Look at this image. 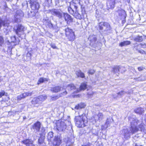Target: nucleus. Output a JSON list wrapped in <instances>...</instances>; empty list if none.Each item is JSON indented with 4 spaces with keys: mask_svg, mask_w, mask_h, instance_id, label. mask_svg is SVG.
<instances>
[{
    "mask_svg": "<svg viewBox=\"0 0 146 146\" xmlns=\"http://www.w3.org/2000/svg\"><path fill=\"white\" fill-rule=\"evenodd\" d=\"M72 15H73V16L77 19H81L83 18H84L83 16V15L82 14L81 15L80 14L78 13V11L77 10H76V11H74V13Z\"/></svg>",
    "mask_w": 146,
    "mask_h": 146,
    "instance_id": "obj_21",
    "label": "nucleus"
},
{
    "mask_svg": "<svg viewBox=\"0 0 146 146\" xmlns=\"http://www.w3.org/2000/svg\"><path fill=\"white\" fill-rule=\"evenodd\" d=\"M125 2H127L128 3L130 2V0H124Z\"/></svg>",
    "mask_w": 146,
    "mask_h": 146,
    "instance_id": "obj_57",
    "label": "nucleus"
},
{
    "mask_svg": "<svg viewBox=\"0 0 146 146\" xmlns=\"http://www.w3.org/2000/svg\"><path fill=\"white\" fill-rule=\"evenodd\" d=\"M138 52L141 54H143L145 53V52L142 50H138Z\"/></svg>",
    "mask_w": 146,
    "mask_h": 146,
    "instance_id": "obj_53",
    "label": "nucleus"
},
{
    "mask_svg": "<svg viewBox=\"0 0 146 146\" xmlns=\"http://www.w3.org/2000/svg\"><path fill=\"white\" fill-rule=\"evenodd\" d=\"M144 68H145L143 66H141L138 68V69L139 71H140L143 70L144 69Z\"/></svg>",
    "mask_w": 146,
    "mask_h": 146,
    "instance_id": "obj_51",
    "label": "nucleus"
},
{
    "mask_svg": "<svg viewBox=\"0 0 146 146\" xmlns=\"http://www.w3.org/2000/svg\"><path fill=\"white\" fill-rule=\"evenodd\" d=\"M48 80V79L46 78H41L38 80V84H39L40 83H42L44 82V81H47Z\"/></svg>",
    "mask_w": 146,
    "mask_h": 146,
    "instance_id": "obj_39",
    "label": "nucleus"
},
{
    "mask_svg": "<svg viewBox=\"0 0 146 146\" xmlns=\"http://www.w3.org/2000/svg\"><path fill=\"white\" fill-rule=\"evenodd\" d=\"M38 98L39 99L40 102L41 103V102L44 101L47 98L46 96L45 95H41L38 97Z\"/></svg>",
    "mask_w": 146,
    "mask_h": 146,
    "instance_id": "obj_36",
    "label": "nucleus"
},
{
    "mask_svg": "<svg viewBox=\"0 0 146 146\" xmlns=\"http://www.w3.org/2000/svg\"><path fill=\"white\" fill-rule=\"evenodd\" d=\"M131 127L129 129H123L121 131V134L123 135L124 137L126 139H129L131 134H133L135 133L138 130L136 127H134L132 125H131Z\"/></svg>",
    "mask_w": 146,
    "mask_h": 146,
    "instance_id": "obj_2",
    "label": "nucleus"
},
{
    "mask_svg": "<svg viewBox=\"0 0 146 146\" xmlns=\"http://www.w3.org/2000/svg\"><path fill=\"white\" fill-rule=\"evenodd\" d=\"M75 119L76 121V125L79 127H85L88 121L86 117L84 115L76 117Z\"/></svg>",
    "mask_w": 146,
    "mask_h": 146,
    "instance_id": "obj_3",
    "label": "nucleus"
},
{
    "mask_svg": "<svg viewBox=\"0 0 146 146\" xmlns=\"http://www.w3.org/2000/svg\"><path fill=\"white\" fill-rule=\"evenodd\" d=\"M115 0H108L107 5L108 9H112L114 7L115 1Z\"/></svg>",
    "mask_w": 146,
    "mask_h": 146,
    "instance_id": "obj_15",
    "label": "nucleus"
},
{
    "mask_svg": "<svg viewBox=\"0 0 146 146\" xmlns=\"http://www.w3.org/2000/svg\"><path fill=\"white\" fill-rule=\"evenodd\" d=\"M126 93V92L124 91H122L119 92L117 93V96L114 95H113V97L115 98H120L122 97V96Z\"/></svg>",
    "mask_w": 146,
    "mask_h": 146,
    "instance_id": "obj_24",
    "label": "nucleus"
},
{
    "mask_svg": "<svg viewBox=\"0 0 146 146\" xmlns=\"http://www.w3.org/2000/svg\"><path fill=\"white\" fill-rule=\"evenodd\" d=\"M61 88V87L59 86H56L52 88L51 90L54 92L56 93L60 90Z\"/></svg>",
    "mask_w": 146,
    "mask_h": 146,
    "instance_id": "obj_32",
    "label": "nucleus"
},
{
    "mask_svg": "<svg viewBox=\"0 0 146 146\" xmlns=\"http://www.w3.org/2000/svg\"><path fill=\"white\" fill-rule=\"evenodd\" d=\"M113 121V119L111 117H109L107 118L106 122L105 123V125H108V126H110V123Z\"/></svg>",
    "mask_w": 146,
    "mask_h": 146,
    "instance_id": "obj_27",
    "label": "nucleus"
},
{
    "mask_svg": "<svg viewBox=\"0 0 146 146\" xmlns=\"http://www.w3.org/2000/svg\"><path fill=\"white\" fill-rule=\"evenodd\" d=\"M88 39L90 42V45L95 46V44L96 42V38L94 35L90 36L89 37Z\"/></svg>",
    "mask_w": 146,
    "mask_h": 146,
    "instance_id": "obj_17",
    "label": "nucleus"
},
{
    "mask_svg": "<svg viewBox=\"0 0 146 146\" xmlns=\"http://www.w3.org/2000/svg\"><path fill=\"white\" fill-rule=\"evenodd\" d=\"M98 117V119L100 121L103 118V115L102 113H100L97 115Z\"/></svg>",
    "mask_w": 146,
    "mask_h": 146,
    "instance_id": "obj_42",
    "label": "nucleus"
},
{
    "mask_svg": "<svg viewBox=\"0 0 146 146\" xmlns=\"http://www.w3.org/2000/svg\"><path fill=\"white\" fill-rule=\"evenodd\" d=\"M139 46H140L139 44V45H138L137 46H135L134 47V48H133L135 50H138H138H139L138 49V47Z\"/></svg>",
    "mask_w": 146,
    "mask_h": 146,
    "instance_id": "obj_52",
    "label": "nucleus"
},
{
    "mask_svg": "<svg viewBox=\"0 0 146 146\" xmlns=\"http://www.w3.org/2000/svg\"><path fill=\"white\" fill-rule=\"evenodd\" d=\"M9 22L7 19L3 20L0 18V29L2 26L4 27L3 31L6 35L8 34L10 32L11 27L9 25Z\"/></svg>",
    "mask_w": 146,
    "mask_h": 146,
    "instance_id": "obj_4",
    "label": "nucleus"
},
{
    "mask_svg": "<svg viewBox=\"0 0 146 146\" xmlns=\"http://www.w3.org/2000/svg\"><path fill=\"white\" fill-rule=\"evenodd\" d=\"M19 11H17L16 14L15 15V22L16 23H19L21 21L20 18L21 17H22L23 16V14L21 11L20 14L18 15V13Z\"/></svg>",
    "mask_w": 146,
    "mask_h": 146,
    "instance_id": "obj_14",
    "label": "nucleus"
},
{
    "mask_svg": "<svg viewBox=\"0 0 146 146\" xmlns=\"http://www.w3.org/2000/svg\"><path fill=\"white\" fill-rule=\"evenodd\" d=\"M134 40L136 42H141L143 40V38L141 36H137L133 38Z\"/></svg>",
    "mask_w": 146,
    "mask_h": 146,
    "instance_id": "obj_38",
    "label": "nucleus"
},
{
    "mask_svg": "<svg viewBox=\"0 0 146 146\" xmlns=\"http://www.w3.org/2000/svg\"><path fill=\"white\" fill-rule=\"evenodd\" d=\"M135 146H142L141 145H137L136 144H135Z\"/></svg>",
    "mask_w": 146,
    "mask_h": 146,
    "instance_id": "obj_60",
    "label": "nucleus"
},
{
    "mask_svg": "<svg viewBox=\"0 0 146 146\" xmlns=\"http://www.w3.org/2000/svg\"><path fill=\"white\" fill-rule=\"evenodd\" d=\"M7 94L5 93L4 91L2 90L1 92H0V98L2 97L4 95L7 96Z\"/></svg>",
    "mask_w": 146,
    "mask_h": 146,
    "instance_id": "obj_44",
    "label": "nucleus"
},
{
    "mask_svg": "<svg viewBox=\"0 0 146 146\" xmlns=\"http://www.w3.org/2000/svg\"><path fill=\"white\" fill-rule=\"evenodd\" d=\"M98 27L99 30L100 31L104 30V22H100L99 23Z\"/></svg>",
    "mask_w": 146,
    "mask_h": 146,
    "instance_id": "obj_37",
    "label": "nucleus"
},
{
    "mask_svg": "<svg viewBox=\"0 0 146 146\" xmlns=\"http://www.w3.org/2000/svg\"><path fill=\"white\" fill-rule=\"evenodd\" d=\"M67 94V92L66 91L64 92L63 93L58 95L56 96L52 97L51 96V100H55L58 99L59 98L61 97L63 95H66Z\"/></svg>",
    "mask_w": 146,
    "mask_h": 146,
    "instance_id": "obj_22",
    "label": "nucleus"
},
{
    "mask_svg": "<svg viewBox=\"0 0 146 146\" xmlns=\"http://www.w3.org/2000/svg\"><path fill=\"white\" fill-rule=\"evenodd\" d=\"M40 132H41V133H40V134H41V135L42 134V135L43 134H45L46 133V129L45 128L43 127H42L40 130Z\"/></svg>",
    "mask_w": 146,
    "mask_h": 146,
    "instance_id": "obj_41",
    "label": "nucleus"
},
{
    "mask_svg": "<svg viewBox=\"0 0 146 146\" xmlns=\"http://www.w3.org/2000/svg\"><path fill=\"white\" fill-rule=\"evenodd\" d=\"M50 46L53 49H56L57 47L56 46L55 44L53 43H51L50 44Z\"/></svg>",
    "mask_w": 146,
    "mask_h": 146,
    "instance_id": "obj_48",
    "label": "nucleus"
},
{
    "mask_svg": "<svg viewBox=\"0 0 146 146\" xmlns=\"http://www.w3.org/2000/svg\"><path fill=\"white\" fill-rule=\"evenodd\" d=\"M85 106V104L82 103H81L78 104L75 107V108L76 110H80V109L84 108Z\"/></svg>",
    "mask_w": 146,
    "mask_h": 146,
    "instance_id": "obj_29",
    "label": "nucleus"
},
{
    "mask_svg": "<svg viewBox=\"0 0 146 146\" xmlns=\"http://www.w3.org/2000/svg\"><path fill=\"white\" fill-rule=\"evenodd\" d=\"M70 7L68 8V10L70 13L73 14L74 11L77 10L78 7L80 5V0H73L70 3Z\"/></svg>",
    "mask_w": 146,
    "mask_h": 146,
    "instance_id": "obj_5",
    "label": "nucleus"
},
{
    "mask_svg": "<svg viewBox=\"0 0 146 146\" xmlns=\"http://www.w3.org/2000/svg\"><path fill=\"white\" fill-rule=\"evenodd\" d=\"M23 143L26 145L27 146H34L33 144V142L30 139H26L23 141Z\"/></svg>",
    "mask_w": 146,
    "mask_h": 146,
    "instance_id": "obj_23",
    "label": "nucleus"
},
{
    "mask_svg": "<svg viewBox=\"0 0 146 146\" xmlns=\"http://www.w3.org/2000/svg\"><path fill=\"white\" fill-rule=\"evenodd\" d=\"M24 27V26L20 25H19L17 27V29L16 30L14 29L15 32L17 35L19 36H20V35L23 33V31Z\"/></svg>",
    "mask_w": 146,
    "mask_h": 146,
    "instance_id": "obj_12",
    "label": "nucleus"
},
{
    "mask_svg": "<svg viewBox=\"0 0 146 146\" xmlns=\"http://www.w3.org/2000/svg\"><path fill=\"white\" fill-rule=\"evenodd\" d=\"M27 4V5H28V3L27 2H26Z\"/></svg>",
    "mask_w": 146,
    "mask_h": 146,
    "instance_id": "obj_62",
    "label": "nucleus"
},
{
    "mask_svg": "<svg viewBox=\"0 0 146 146\" xmlns=\"http://www.w3.org/2000/svg\"><path fill=\"white\" fill-rule=\"evenodd\" d=\"M121 68V67L119 66H115L113 68L112 72L114 73H117L119 74V70Z\"/></svg>",
    "mask_w": 146,
    "mask_h": 146,
    "instance_id": "obj_26",
    "label": "nucleus"
},
{
    "mask_svg": "<svg viewBox=\"0 0 146 146\" xmlns=\"http://www.w3.org/2000/svg\"><path fill=\"white\" fill-rule=\"evenodd\" d=\"M118 13L121 19H125L126 14L124 10L122 9L118 10Z\"/></svg>",
    "mask_w": 146,
    "mask_h": 146,
    "instance_id": "obj_18",
    "label": "nucleus"
},
{
    "mask_svg": "<svg viewBox=\"0 0 146 146\" xmlns=\"http://www.w3.org/2000/svg\"><path fill=\"white\" fill-rule=\"evenodd\" d=\"M132 92V91L131 90H130V91H128L127 92H126V93L127 94H131Z\"/></svg>",
    "mask_w": 146,
    "mask_h": 146,
    "instance_id": "obj_55",
    "label": "nucleus"
},
{
    "mask_svg": "<svg viewBox=\"0 0 146 146\" xmlns=\"http://www.w3.org/2000/svg\"><path fill=\"white\" fill-rule=\"evenodd\" d=\"M145 119V121L146 122V114L145 116V119Z\"/></svg>",
    "mask_w": 146,
    "mask_h": 146,
    "instance_id": "obj_59",
    "label": "nucleus"
},
{
    "mask_svg": "<svg viewBox=\"0 0 146 146\" xmlns=\"http://www.w3.org/2000/svg\"><path fill=\"white\" fill-rule=\"evenodd\" d=\"M55 127H56V129L59 131L66 132L68 129L66 123L61 120L56 121L55 123Z\"/></svg>",
    "mask_w": 146,
    "mask_h": 146,
    "instance_id": "obj_6",
    "label": "nucleus"
},
{
    "mask_svg": "<svg viewBox=\"0 0 146 146\" xmlns=\"http://www.w3.org/2000/svg\"><path fill=\"white\" fill-rule=\"evenodd\" d=\"M28 2L30 4L31 9L36 12L39 8L40 5L38 2L34 0H30Z\"/></svg>",
    "mask_w": 146,
    "mask_h": 146,
    "instance_id": "obj_9",
    "label": "nucleus"
},
{
    "mask_svg": "<svg viewBox=\"0 0 146 146\" xmlns=\"http://www.w3.org/2000/svg\"><path fill=\"white\" fill-rule=\"evenodd\" d=\"M51 14L56 16L59 18H61L63 17V13L61 10L56 9H53L49 10Z\"/></svg>",
    "mask_w": 146,
    "mask_h": 146,
    "instance_id": "obj_10",
    "label": "nucleus"
},
{
    "mask_svg": "<svg viewBox=\"0 0 146 146\" xmlns=\"http://www.w3.org/2000/svg\"><path fill=\"white\" fill-rule=\"evenodd\" d=\"M131 42L129 41H125L121 42L119 44V46L122 47L130 44Z\"/></svg>",
    "mask_w": 146,
    "mask_h": 146,
    "instance_id": "obj_30",
    "label": "nucleus"
},
{
    "mask_svg": "<svg viewBox=\"0 0 146 146\" xmlns=\"http://www.w3.org/2000/svg\"><path fill=\"white\" fill-rule=\"evenodd\" d=\"M81 9L82 10V14L83 15V16L85 18L87 16V15L86 14L84 8V7H83L82 5H81Z\"/></svg>",
    "mask_w": 146,
    "mask_h": 146,
    "instance_id": "obj_40",
    "label": "nucleus"
},
{
    "mask_svg": "<svg viewBox=\"0 0 146 146\" xmlns=\"http://www.w3.org/2000/svg\"><path fill=\"white\" fill-rule=\"evenodd\" d=\"M32 104L36 107H38L39 104L41 103L39 99L38 98H34L31 101Z\"/></svg>",
    "mask_w": 146,
    "mask_h": 146,
    "instance_id": "obj_19",
    "label": "nucleus"
},
{
    "mask_svg": "<svg viewBox=\"0 0 146 146\" xmlns=\"http://www.w3.org/2000/svg\"><path fill=\"white\" fill-rule=\"evenodd\" d=\"M41 123L38 121H37L36 122L33 124L32 126V129H33L36 131V132H38L40 131V129L41 127Z\"/></svg>",
    "mask_w": 146,
    "mask_h": 146,
    "instance_id": "obj_13",
    "label": "nucleus"
},
{
    "mask_svg": "<svg viewBox=\"0 0 146 146\" xmlns=\"http://www.w3.org/2000/svg\"><path fill=\"white\" fill-rule=\"evenodd\" d=\"M33 94L32 92H24L18 96L17 98L18 100H21V99L25 98L28 96H31Z\"/></svg>",
    "mask_w": 146,
    "mask_h": 146,
    "instance_id": "obj_11",
    "label": "nucleus"
},
{
    "mask_svg": "<svg viewBox=\"0 0 146 146\" xmlns=\"http://www.w3.org/2000/svg\"><path fill=\"white\" fill-rule=\"evenodd\" d=\"M82 146H90V144H88L85 145H82Z\"/></svg>",
    "mask_w": 146,
    "mask_h": 146,
    "instance_id": "obj_58",
    "label": "nucleus"
},
{
    "mask_svg": "<svg viewBox=\"0 0 146 146\" xmlns=\"http://www.w3.org/2000/svg\"><path fill=\"white\" fill-rule=\"evenodd\" d=\"M61 143V139L59 137L55 136L54 139L53 143L54 145H58Z\"/></svg>",
    "mask_w": 146,
    "mask_h": 146,
    "instance_id": "obj_20",
    "label": "nucleus"
},
{
    "mask_svg": "<svg viewBox=\"0 0 146 146\" xmlns=\"http://www.w3.org/2000/svg\"><path fill=\"white\" fill-rule=\"evenodd\" d=\"M53 133L52 132H49L48 134L47 139L48 140L51 141L52 140V139L53 137Z\"/></svg>",
    "mask_w": 146,
    "mask_h": 146,
    "instance_id": "obj_35",
    "label": "nucleus"
},
{
    "mask_svg": "<svg viewBox=\"0 0 146 146\" xmlns=\"http://www.w3.org/2000/svg\"><path fill=\"white\" fill-rule=\"evenodd\" d=\"M108 127V125H107L105 124L104 125H102V126L101 129L102 130H103L107 129Z\"/></svg>",
    "mask_w": 146,
    "mask_h": 146,
    "instance_id": "obj_47",
    "label": "nucleus"
},
{
    "mask_svg": "<svg viewBox=\"0 0 146 146\" xmlns=\"http://www.w3.org/2000/svg\"><path fill=\"white\" fill-rule=\"evenodd\" d=\"M87 86L86 83H84L81 84L80 88V90L78 92H79L80 90H84L86 89H87Z\"/></svg>",
    "mask_w": 146,
    "mask_h": 146,
    "instance_id": "obj_28",
    "label": "nucleus"
},
{
    "mask_svg": "<svg viewBox=\"0 0 146 146\" xmlns=\"http://www.w3.org/2000/svg\"><path fill=\"white\" fill-rule=\"evenodd\" d=\"M72 144L68 142H67L66 144V146H72Z\"/></svg>",
    "mask_w": 146,
    "mask_h": 146,
    "instance_id": "obj_54",
    "label": "nucleus"
},
{
    "mask_svg": "<svg viewBox=\"0 0 146 146\" xmlns=\"http://www.w3.org/2000/svg\"><path fill=\"white\" fill-rule=\"evenodd\" d=\"M46 25H47L49 28H51L53 27L52 24L51 23L50 21H48L46 23Z\"/></svg>",
    "mask_w": 146,
    "mask_h": 146,
    "instance_id": "obj_43",
    "label": "nucleus"
},
{
    "mask_svg": "<svg viewBox=\"0 0 146 146\" xmlns=\"http://www.w3.org/2000/svg\"><path fill=\"white\" fill-rule=\"evenodd\" d=\"M8 47L9 50H11L15 46L19 44V42L18 38H16L15 36H11V40H8Z\"/></svg>",
    "mask_w": 146,
    "mask_h": 146,
    "instance_id": "obj_7",
    "label": "nucleus"
},
{
    "mask_svg": "<svg viewBox=\"0 0 146 146\" xmlns=\"http://www.w3.org/2000/svg\"><path fill=\"white\" fill-rule=\"evenodd\" d=\"M140 77H138V78H135V79L137 80L138 81H141V80L140 79Z\"/></svg>",
    "mask_w": 146,
    "mask_h": 146,
    "instance_id": "obj_56",
    "label": "nucleus"
},
{
    "mask_svg": "<svg viewBox=\"0 0 146 146\" xmlns=\"http://www.w3.org/2000/svg\"><path fill=\"white\" fill-rule=\"evenodd\" d=\"M143 108L140 107H138L134 111L135 113L139 114H141L143 112Z\"/></svg>",
    "mask_w": 146,
    "mask_h": 146,
    "instance_id": "obj_33",
    "label": "nucleus"
},
{
    "mask_svg": "<svg viewBox=\"0 0 146 146\" xmlns=\"http://www.w3.org/2000/svg\"><path fill=\"white\" fill-rule=\"evenodd\" d=\"M38 142L39 143L41 144L44 142L43 137H42V138L41 137L39 138L38 140Z\"/></svg>",
    "mask_w": 146,
    "mask_h": 146,
    "instance_id": "obj_46",
    "label": "nucleus"
},
{
    "mask_svg": "<svg viewBox=\"0 0 146 146\" xmlns=\"http://www.w3.org/2000/svg\"><path fill=\"white\" fill-rule=\"evenodd\" d=\"M66 36L69 41H73L75 38L74 33L72 30L68 27L65 29Z\"/></svg>",
    "mask_w": 146,
    "mask_h": 146,
    "instance_id": "obj_8",
    "label": "nucleus"
},
{
    "mask_svg": "<svg viewBox=\"0 0 146 146\" xmlns=\"http://www.w3.org/2000/svg\"><path fill=\"white\" fill-rule=\"evenodd\" d=\"M69 91L73 90L75 89V86L73 84H70L68 85L66 87Z\"/></svg>",
    "mask_w": 146,
    "mask_h": 146,
    "instance_id": "obj_34",
    "label": "nucleus"
},
{
    "mask_svg": "<svg viewBox=\"0 0 146 146\" xmlns=\"http://www.w3.org/2000/svg\"><path fill=\"white\" fill-rule=\"evenodd\" d=\"M76 74L78 77H80L84 78L85 77L84 73L82 72L81 70H79L76 72Z\"/></svg>",
    "mask_w": 146,
    "mask_h": 146,
    "instance_id": "obj_31",
    "label": "nucleus"
},
{
    "mask_svg": "<svg viewBox=\"0 0 146 146\" xmlns=\"http://www.w3.org/2000/svg\"><path fill=\"white\" fill-rule=\"evenodd\" d=\"M3 42L4 39L1 36H0V46H2Z\"/></svg>",
    "mask_w": 146,
    "mask_h": 146,
    "instance_id": "obj_45",
    "label": "nucleus"
},
{
    "mask_svg": "<svg viewBox=\"0 0 146 146\" xmlns=\"http://www.w3.org/2000/svg\"><path fill=\"white\" fill-rule=\"evenodd\" d=\"M129 122L131 125L135 127H136L138 129V131L141 130V131H144L145 129L144 124L142 120H138L136 119L130 118L129 119Z\"/></svg>",
    "mask_w": 146,
    "mask_h": 146,
    "instance_id": "obj_1",
    "label": "nucleus"
},
{
    "mask_svg": "<svg viewBox=\"0 0 146 146\" xmlns=\"http://www.w3.org/2000/svg\"><path fill=\"white\" fill-rule=\"evenodd\" d=\"M104 32L110 31L111 29L110 25L107 22H104Z\"/></svg>",
    "mask_w": 146,
    "mask_h": 146,
    "instance_id": "obj_25",
    "label": "nucleus"
},
{
    "mask_svg": "<svg viewBox=\"0 0 146 146\" xmlns=\"http://www.w3.org/2000/svg\"><path fill=\"white\" fill-rule=\"evenodd\" d=\"M95 71H94L93 70H90L88 72V73L89 74H94V73Z\"/></svg>",
    "mask_w": 146,
    "mask_h": 146,
    "instance_id": "obj_49",
    "label": "nucleus"
},
{
    "mask_svg": "<svg viewBox=\"0 0 146 146\" xmlns=\"http://www.w3.org/2000/svg\"><path fill=\"white\" fill-rule=\"evenodd\" d=\"M63 16L64 17L67 23H70L73 21V19L72 17L67 13H63Z\"/></svg>",
    "mask_w": 146,
    "mask_h": 146,
    "instance_id": "obj_16",
    "label": "nucleus"
},
{
    "mask_svg": "<svg viewBox=\"0 0 146 146\" xmlns=\"http://www.w3.org/2000/svg\"><path fill=\"white\" fill-rule=\"evenodd\" d=\"M23 119H26V117L25 116H24L23 117Z\"/></svg>",
    "mask_w": 146,
    "mask_h": 146,
    "instance_id": "obj_61",
    "label": "nucleus"
},
{
    "mask_svg": "<svg viewBox=\"0 0 146 146\" xmlns=\"http://www.w3.org/2000/svg\"><path fill=\"white\" fill-rule=\"evenodd\" d=\"M140 46H141V47L143 48H145L146 47V44L145 43L142 44V43H140L139 44Z\"/></svg>",
    "mask_w": 146,
    "mask_h": 146,
    "instance_id": "obj_50",
    "label": "nucleus"
}]
</instances>
